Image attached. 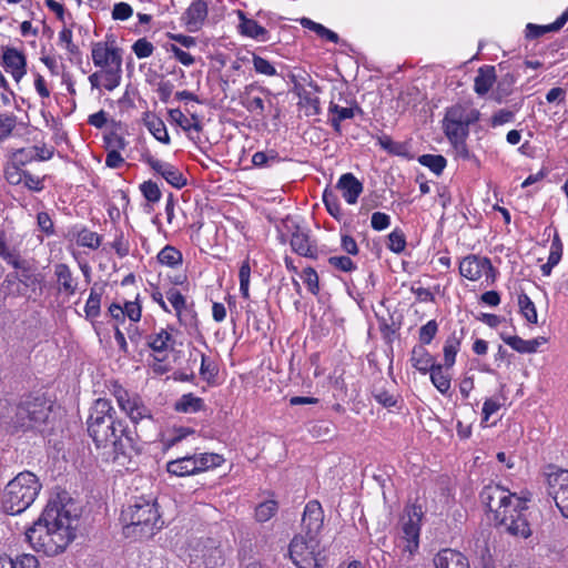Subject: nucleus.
I'll list each match as a JSON object with an SVG mask.
<instances>
[{"label": "nucleus", "mask_w": 568, "mask_h": 568, "mask_svg": "<svg viewBox=\"0 0 568 568\" xmlns=\"http://www.w3.org/2000/svg\"><path fill=\"white\" fill-rule=\"evenodd\" d=\"M78 508L67 493L52 497L39 519L26 531L31 547L47 556L62 552L75 537Z\"/></svg>", "instance_id": "f257e3e1"}, {"label": "nucleus", "mask_w": 568, "mask_h": 568, "mask_svg": "<svg viewBox=\"0 0 568 568\" xmlns=\"http://www.w3.org/2000/svg\"><path fill=\"white\" fill-rule=\"evenodd\" d=\"M109 399L98 398L88 418V432L98 448L106 449L114 462L124 464L135 450V440L125 424L115 418Z\"/></svg>", "instance_id": "f03ea898"}, {"label": "nucleus", "mask_w": 568, "mask_h": 568, "mask_svg": "<svg viewBox=\"0 0 568 568\" xmlns=\"http://www.w3.org/2000/svg\"><path fill=\"white\" fill-rule=\"evenodd\" d=\"M480 499L509 534L521 538L530 536L531 530L523 513L527 508V497H519L498 484H489L481 490Z\"/></svg>", "instance_id": "7ed1b4c3"}, {"label": "nucleus", "mask_w": 568, "mask_h": 568, "mask_svg": "<svg viewBox=\"0 0 568 568\" xmlns=\"http://www.w3.org/2000/svg\"><path fill=\"white\" fill-rule=\"evenodd\" d=\"M323 521L321 504L317 500L308 501L302 518L303 532L295 536L290 544V557L297 568H321L323 549L318 535Z\"/></svg>", "instance_id": "20e7f679"}, {"label": "nucleus", "mask_w": 568, "mask_h": 568, "mask_svg": "<svg viewBox=\"0 0 568 568\" xmlns=\"http://www.w3.org/2000/svg\"><path fill=\"white\" fill-rule=\"evenodd\" d=\"M480 112L468 103H457L446 110L443 119V130L453 145L456 154L463 159L469 158L466 139L469 126L479 121Z\"/></svg>", "instance_id": "39448f33"}, {"label": "nucleus", "mask_w": 568, "mask_h": 568, "mask_svg": "<svg viewBox=\"0 0 568 568\" xmlns=\"http://www.w3.org/2000/svg\"><path fill=\"white\" fill-rule=\"evenodd\" d=\"M41 487L34 474L30 471L19 473L4 487L1 497L3 511L10 515L23 513L34 503Z\"/></svg>", "instance_id": "423d86ee"}, {"label": "nucleus", "mask_w": 568, "mask_h": 568, "mask_svg": "<svg viewBox=\"0 0 568 568\" xmlns=\"http://www.w3.org/2000/svg\"><path fill=\"white\" fill-rule=\"evenodd\" d=\"M121 520L126 535L151 536L160 521V515L153 503L141 498L122 511Z\"/></svg>", "instance_id": "0eeeda50"}, {"label": "nucleus", "mask_w": 568, "mask_h": 568, "mask_svg": "<svg viewBox=\"0 0 568 568\" xmlns=\"http://www.w3.org/2000/svg\"><path fill=\"white\" fill-rule=\"evenodd\" d=\"M222 462V456L217 454L205 453L192 456H183L169 462L166 465V470L175 476H190L196 473L205 471L213 467H217Z\"/></svg>", "instance_id": "6e6552de"}, {"label": "nucleus", "mask_w": 568, "mask_h": 568, "mask_svg": "<svg viewBox=\"0 0 568 568\" xmlns=\"http://www.w3.org/2000/svg\"><path fill=\"white\" fill-rule=\"evenodd\" d=\"M111 393L115 397L120 409L125 413L133 423L151 418L150 409L144 405L138 394L129 393L118 383L112 384Z\"/></svg>", "instance_id": "1a4fd4ad"}, {"label": "nucleus", "mask_w": 568, "mask_h": 568, "mask_svg": "<svg viewBox=\"0 0 568 568\" xmlns=\"http://www.w3.org/2000/svg\"><path fill=\"white\" fill-rule=\"evenodd\" d=\"M459 274L473 282L485 280L487 284L495 281V268L488 257L470 254L459 262Z\"/></svg>", "instance_id": "9d476101"}, {"label": "nucleus", "mask_w": 568, "mask_h": 568, "mask_svg": "<svg viewBox=\"0 0 568 568\" xmlns=\"http://www.w3.org/2000/svg\"><path fill=\"white\" fill-rule=\"evenodd\" d=\"M293 92L298 97V106L306 116L317 115L321 112L320 99L317 97L318 87L312 81L310 75L302 78L307 85L302 83L296 75H292Z\"/></svg>", "instance_id": "9b49d317"}, {"label": "nucleus", "mask_w": 568, "mask_h": 568, "mask_svg": "<svg viewBox=\"0 0 568 568\" xmlns=\"http://www.w3.org/2000/svg\"><path fill=\"white\" fill-rule=\"evenodd\" d=\"M50 414V407L41 398L26 400L17 408V418L22 427H36L43 424Z\"/></svg>", "instance_id": "f8f14e48"}, {"label": "nucleus", "mask_w": 568, "mask_h": 568, "mask_svg": "<svg viewBox=\"0 0 568 568\" xmlns=\"http://www.w3.org/2000/svg\"><path fill=\"white\" fill-rule=\"evenodd\" d=\"M548 494L555 500L556 506L568 518V470L557 469L548 474Z\"/></svg>", "instance_id": "ddd939ff"}, {"label": "nucleus", "mask_w": 568, "mask_h": 568, "mask_svg": "<svg viewBox=\"0 0 568 568\" xmlns=\"http://www.w3.org/2000/svg\"><path fill=\"white\" fill-rule=\"evenodd\" d=\"M194 562L201 561L206 568H215L223 562V550L220 544L211 538L199 540L190 554Z\"/></svg>", "instance_id": "4468645a"}, {"label": "nucleus", "mask_w": 568, "mask_h": 568, "mask_svg": "<svg viewBox=\"0 0 568 568\" xmlns=\"http://www.w3.org/2000/svg\"><path fill=\"white\" fill-rule=\"evenodd\" d=\"M212 0H194L182 14V21L189 32H197L203 27L209 4Z\"/></svg>", "instance_id": "2eb2a0df"}, {"label": "nucleus", "mask_w": 568, "mask_h": 568, "mask_svg": "<svg viewBox=\"0 0 568 568\" xmlns=\"http://www.w3.org/2000/svg\"><path fill=\"white\" fill-rule=\"evenodd\" d=\"M146 163L155 173L161 175L173 187L182 189L186 185V179L182 172L173 164L152 156L146 159Z\"/></svg>", "instance_id": "dca6fc26"}, {"label": "nucleus", "mask_w": 568, "mask_h": 568, "mask_svg": "<svg viewBox=\"0 0 568 568\" xmlns=\"http://www.w3.org/2000/svg\"><path fill=\"white\" fill-rule=\"evenodd\" d=\"M92 60L95 67L103 69L122 64V58L115 47H110L103 42H97L92 47Z\"/></svg>", "instance_id": "f3484780"}, {"label": "nucleus", "mask_w": 568, "mask_h": 568, "mask_svg": "<svg viewBox=\"0 0 568 568\" xmlns=\"http://www.w3.org/2000/svg\"><path fill=\"white\" fill-rule=\"evenodd\" d=\"M2 64L7 72H9L17 82H19L27 73L26 55L16 48H8L3 52Z\"/></svg>", "instance_id": "a211bd4d"}, {"label": "nucleus", "mask_w": 568, "mask_h": 568, "mask_svg": "<svg viewBox=\"0 0 568 568\" xmlns=\"http://www.w3.org/2000/svg\"><path fill=\"white\" fill-rule=\"evenodd\" d=\"M336 187L348 204H355L363 192V184L352 173L343 174L338 179Z\"/></svg>", "instance_id": "6ab92c4d"}, {"label": "nucleus", "mask_w": 568, "mask_h": 568, "mask_svg": "<svg viewBox=\"0 0 568 568\" xmlns=\"http://www.w3.org/2000/svg\"><path fill=\"white\" fill-rule=\"evenodd\" d=\"M435 568H470L468 559L454 549H443L434 558Z\"/></svg>", "instance_id": "aec40b11"}, {"label": "nucleus", "mask_w": 568, "mask_h": 568, "mask_svg": "<svg viewBox=\"0 0 568 568\" xmlns=\"http://www.w3.org/2000/svg\"><path fill=\"white\" fill-rule=\"evenodd\" d=\"M291 246L292 250L301 256L308 258L317 257V246L311 240L310 235L302 230H297L292 234Z\"/></svg>", "instance_id": "412c9836"}, {"label": "nucleus", "mask_w": 568, "mask_h": 568, "mask_svg": "<svg viewBox=\"0 0 568 568\" xmlns=\"http://www.w3.org/2000/svg\"><path fill=\"white\" fill-rule=\"evenodd\" d=\"M403 536L400 537V546L403 550L413 555L419 545V525L413 518H409L403 525Z\"/></svg>", "instance_id": "4be33fe9"}, {"label": "nucleus", "mask_w": 568, "mask_h": 568, "mask_svg": "<svg viewBox=\"0 0 568 568\" xmlns=\"http://www.w3.org/2000/svg\"><path fill=\"white\" fill-rule=\"evenodd\" d=\"M361 109L356 104L349 106H342L333 100L328 105L329 122L336 133H341V122L344 120L353 119L356 112Z\"/></svg>", "instance_id": "5701e85b"}, {"label": "nucleus", "mask_w": 568, "mask_h": 568, "mask_svg": "<svg viewBox=\"0 0 568 568\" xmlns=\"http://www.w3.org/2000/svg\"><path fill=\"white\" fill-rule=\"evenodd\" d=\"M497 81L496 70L493 65L480 67L474 80V91L479 95H486Z\"/></svg>", "instance_id": "b1692460"}, {"label": "nucleus", "mask_w": 568, "mask_h": 568, "mask_svg": "<svg viewBox=\"0 0 568 568\" xmlns=\"http://www.w3.org/2000/svg\"><path fill=\"white\" fill-rule=\"evenodd\" d=\"M410 363L422 374H427L437 365L435 357L423 345H415L413 347Z\"/></svg>", "instance_id": "393cba45"}, {"label": "nucleus", "mask_w": 568, "mask_h": 568, "mask_svg": "<svg viewBox=\"0 0 568 568\" xmlns=\"http://www.w3.org/2000/svg\"><path fill=\"white\" fill-rule=\"evenodd\" d=\"M143 123L148 128L149 132L160 142L164 144L170 143V135L168 133L166 126L162 119H160L156 114L151 112H145L143 114Z\"/></svg>", "instance_id": "a878e982"}, {"label": "nucleus", "mask_w": 568, "mask_h": 568, "mask_svg": "<svg viewBox=\"0 0 568 568\" xmlns=\"http://www.w3.org/2000/svg\"><path fill=\"white\" fill-rule=\"evenodd\" d=\"M568 21V9L565 10L557 20L550 24L538 26L528 23L526 27V37L534 39L544 36L547 32L560 30Z\"/></svg>", "instance_id": "bb28decb"}, {"label": "nucleus", "mask_w": 568, "mask_h": 568, "mask_svg": "<svg viewBox=\"0 0 568 568\" xmlns=\"http://www.w3.org/2000/svg\"><path fill=\"white\" fill-rule=\"evenodd\" d=\"M463 339V332L457 334L454 332L450 334L447 339L445 341L443 353H444V366L446 369H449L454 366L456 362V355L458 354L460 349V344Z\"/></svg>", "instance_id": "cd10ccee"}, {"label": "nucleus", "mask_w": 568, "mask_h": 568, "mask_svg": "<svg viewBox=\"0 0 568 568\" xmlns=\"http://www.w3.org/2000/svg\"><path fill=\"white\" fill-rule=\"evenodd\" d=\"M241 23L240 31L243 36L258 40V41H267L268 32L267 30L260 26L255 20L247 19L244 17L242 12H240Z\"/></svg>", "instance_id": "c85d7f7f"}, {"label": "nucleus", "mask_w": 568, "mask_h": 568, "mask_svg": "<svg viewBox=\"0 0 568 568\" xmlns=\"http://www.w3.org/2000/svg\"><path fill=\"white\" fill-rule=\"evenodd\" d=\"M170 119L175 122L184 132L202 131L201 120L196 114L187 118L180 109L169 111Z\"/></svg>", "instance_id": "c756f323"}, {"label": "nucleus", "mask_w": 568, "mask_h": 568, "mask_svg": "<svg viewBox=\"0 0 568 568\" xmlns=\"http://www.w3.org/2000/svg\"><path fill=\"white\" fill-rule=\"evenodd\" d=\"M54 275L59 283L60 291L68 295H73L77 291V282L74 281L71 270L65 264H57L54 266Z\"/></svg>", "instance_id": "7c9ffc66"}, {"label": "nucleus", "mask_w": 568, "mask_h": 568, "mask_svg": "<svg viewBox=\"0 0 568 568\" xmlns=\"http://www.w3.org/2000/svg\"><path fill=\"white\" fill-rule=\"evenodd\" d=\"M165 298L168 300L173 311L175 312V315L180 324L185 325L186 318L184 312L187 308L185 296L182 295V293L178 288L171 287L165 292Z\"/></svg>", "instance_id": "2f4dec72"}, {"label": "nucleus", "mask_w": 568, "mask_h": 568, "mask_svg": "<svg viewBox=\"0 0 568 568\" xmlns=\"http://www.w3.org/2000/svg\"><path fill=\"white\" fill-rule=\"evenodd\" d=\"M173 337L171 333L165 328H161L159 332L148 336V345L154 352H165L170 348H173Z\"/></svg>", "instance_id": "473e14b6"}, {"label": "nucleus", "mask_w": 568, "mask_h": 568, "mask_svg": "<svg viewBox=\"0 0 568 568\" xmlns=\"http://www.w3.org/2000/svg\"><path fill=\"white\" fill-rule=\"evenodd\" d=\"M0 568H39L38 559L33 555H21L16 558L0 557Z\"/></svg>", "instance_id": "72a5a7b5"}, {"label": "nucleus", "mask_w": 568, "mask_h": 568, "mask_svg": "<svg viewBox=\"0 0 568 568\" xmlns=\"http://www.w3.org/2000/svg\"><path fill=\"white\" fill-rule=\"evenodd\" d=\"M444 368H446L444 365L437 364L428 373L430 374V381L437 390L442 394H447L452 386V379L450 376L444 372Z\"/></svg>", "instance_id": "f704fd0d"}, {"label": "nucleus", "mask_w": 568, "mask_h": 568, "mask_svg": "<svg viewBox=\"0 0 568 568\" xmlns=\"http://www.w3.org/2000/svg\"><path fill=\"white\" fill-rule=\"evenodd\" d=\"M158 261L161 265L174 268L182 264L183 255L176 247L166 245L159 252Z\"/></svg>", "instance_id": "c9c22d12"}, {"label": "nucleus", "mask_w": 568, "mask_h": 568, "mask_svg": "<svg viewBox=\"0 0 568 568\" xmlns=\"http://www.w3.org/2000/svg\"><path fill=\"white\" fill-rule=\"evenodd\" d=\"M516 78L513 73H506L498 81L496 89L493 91V97L497 102H503L504 99L509 97L513 92Z\"/></svg>", "instance_id": "e433bc0d"}, {"label": "nucleus", "mask_w": 568, "mask_h": 568, "mask_svg": "<svg viewBox=\"0 0 568 568\" xmlns=\"http://www.w3.org/2000/svg\"><path fill=\"white\" fill-rule=\"evenodd\" d=\"M517 303L520 314L525 317L528 323L537 324L538 315L534 302L525 293L520 292L517 297Z\"/></svg>", "instance_id": "4c0bfd02"}, {"label": "nucleus", "mask_w": 568, "mask_h": 568, "mask_svg": "<svg viewBox=\"0 0 568 568\" xmlns=\"http://www.w3.org/2000/svg\"><path fill=\"white\" fill-rule=\"evenodd\" d=\"M301 24L304 28L315 32L322 39H325V40H327L329 42L337 43L338 40H339L338 34L336 32L327 29L323 24L317 23V22H315V21H313V20H311L308 18L301 19Z\"/></svg>", "instance_id": "58836bf2"}, {"label": "nucleus", "mask_w": 568, "mask_h": 568, "mask_svg": "<svg viewBox=\"0 0 568 568\" xmlns=\"http://www.w3.org/2000/svg\"><path fill=\"white\" fill-rule=\"evenodd\" d=\"M175 410L182 413H196L202 409L203 400L193 394L183 395L174 405Z\"/></svg>", "instance_id": "ea45409f"}, {"label": "nucleus", "mask_w": 568, "mask_h": 568, "mask_svg": "<svg viewBox=\"0 0 568 568\" xmlns=\"http://www.w3.org/2000/svg\"><path fill=\"white\" fill-rule=\"evenodd\" d=\"M418 162L428 168L436 175L442 174L446 168L447 161L443 155L439 154H424L418 158Z\"/></svg>", "instance_id": "a19ab883"}, {"label": "nucleus", "mask_w": 568, "mask_h": 568, "mask_svg": "<svg viewBox=\"0 0 568 568\" xmlns=\"http://www.w3.org/2000/svg\"><path fill=\"white\" fill-rule=\"evenodd\" d=\"M101 78L103 79L102 85L108 91H113L121 81V65L104 69L101 72Z\"/></svg>", "instance_id": "79ce46f5"}, {"label": "nucleus", "mask_w": 568, "mask_h": 568, "mask_svg": "<svg viewBox=\"0 0 568 568\" xmlns=\"http://www.w3.org/2000/svg\"><path fill=\"white\" fill-rule=\"evenodd\" d=\"M323 202L331 216L334 217L335 220H341L342 210L338 197L335 194V192L329 189H325L323 192Z\"/></svg>", "instance_id": "37998d69"}, {"label": "nucleus", "mask_w": 568, "mask_h": 568, "mask_svg": "<svg viewBox=\"0 0 568 568\" xmlns=\"http://www.w3.org/2000/svg\"><path fill=\"white\" fill-rule=\"evenodd\" d=\"M37 159V146L28 148V149H18L13 151L10 155V160L12 163L24 166L26 164L32 162Z\"/></svg>", "instance_id": "c03bdc74"}, {"label": "nucleus", "mask_w": 568, "mask_h": 568, "mask_svg": "<svg viewBox=\"0 0 568 568\" xmlns=\"http://www.w3.org/2000/svg\"><path fill=\"white\" fill-rule=\"evenodd\" d=\"M278 162H280V156L273 150H271L268 152L258 151V152H255L252 156V163L254 166H257V168L271 166Z\"/></svg>", "instance_id": "a18cd8bd"}, {"label": "nucleus", "mask_w": 568, "mask_h": 568, "mask_svg": "<svg viewBox=\"0 0 568 568\" xmlns=\"http://www.w3.org/2000/svg\"><path fill=\"white\" fill-rule=\"evenodd\" d=\"M26 171L22 170L21 166L8 161L4 166V178L7 182L11 185H20L22 184L23 176Z\"/></svg>", "instance_id": "49530a36"}, {"label": "nucleus", "mask_w": 568, "mask_h": 568, "mask_svg": "<svg viewBox=\"0 0 568 568\" xmlns=\"http://www.w3.org/2000/svg\"><path fill=\"white\" fill-rule=\"evenodd\" d=\"M277 508V503L275 500L261 503L255 509L256 519L260 523L270 520L276 514Z\"/></svg>", "instance_id": "de8ad7c7"}, {"label": "nucleus", "mask_w": 568, "mask_h": 568, "mask_svg": "<svg viewBox=\"0 0 568 568\" xmlns=\"http://www.w3.org/2000/svg\"><path fill=\"white\" fill-rule=\"evenodd\" d=\"M243 105L250 111L251 113H254L256 115L262 116L265 111L264 101L261 97H253L250 94V89L246 88L245 98L243 101Z\"/></svg>", "instance_id": "09e8293b"}, {"label": "nucleus", "mask_w": 568, "mask_h": 568, "mask_svg": "<svg viewBox=\"0 0 568 568\" xmlns=\"http://www.w3.org/2000/svg\"><path fill=\"white\" fill-rule=\"evenodd\" d=\"M501 339L509 345L514 351L521 354H531L529 339H524L517 335H501Z\"/></svg>", "instance_id": "8fccbe9b"}, {"label": "nucleus", "mask_w": 568, "mask_h": 568, "mask_svg": "<svg viewBox=\"0 0 568 568\" xmlns=\"http://www.w3.org/2000/svg\"><path fill=\"white\" fill-rule=\"evenodd\" d=\"M77 242L81 246L98 248L101 244V239L95 232L82 230L78 234Z\"/></svg>", "instance_id": "3c124183"}, {"label": "nucleus", "mask_w": 568, "mask_h": 568, "mask_svg": "<svg viewBox=\"0 0 568 568\" xmlns=\"http://www.w3.org/2000/svg\"><path fill=\"white\" fill-rule=\"evenodd\" d=\"M438 332V324L435 320L428 321L419 328V345H428L432 343Z\"/></svg>", "instance_id": "603ef678"}, {"label": "nucleus", "mask_w": 568, "mask_h": 568, "mask_svg": "<svg viewBox=\"0 0 568 568\" xmlns=\"http://www.w3.org/2000/svg\"><path fill=\"white\" fill-rule=\"evenodd\" d=\"M328 264L341 272L349 273L356 270V264L348 256H331L328 257Z\"/></svg>", "instance_id": "864d4df0"}, {"label": "nucleus", "mask_w": 568, "mask_h": 568, "mask_svg": "<svg viewBox=\"0 0 568 568\" xmlns=\"http://www.w3.org/2000/svg\"><path fill=\"white\" fill-rule=\"evenodd\" d=\"M251 266L247 261L243 262L239 271L240 292L244 298L250 297Z\"/></svg>", "instance_id": "5fc2aeb1"}, {"label": "nucleus", "mask_w": 568, "mask_h": 568, "mask_svg": "<svg viewBox=\"0 0 568 568\" xmlns=\"http://www.w3.org/2000/svg\"><path fill=\"white\" fill-rule=\"evenodd\" d=\"M405 246H406V239L402 231L394 230L393 232L389 233L387 247L392 252L399 254L405 250Z\"/></svg>", "instance_id": "6e6d98bb"}, {"label": "nucleus", "mask_w": 568, "mask_h": 568, "mask_svg": "<svg viewBox=\"0 0 568 568\" xmlns=\"http://www.w3.org/2000/svg\"><path fill=\"white\" fill-rule=\"evenodd\" d=\"M17 125V116L10 113L0 114V140L7 139Z\"/></svg>", "instance_id": "4d7b16f0"}, {"label": "nucleus", "mask_w": 568, "mask_h": 568, "mask_svg": "<svg viewBox=\"0 0 568 568\" xmlns=\"http://www.w3.org/2000/svg\"><path fill=\"white\" fill-rule=\"evenodd\" d=\"M101 296L94 290H91L87 300L84 312L87 317L95 318L100 314Z\"/></svg>", "instance_id": "13d9d810"}, {"label": "nucleus", "mask_w": 568, "mask_h": 568, "mask_svg": "<svg viewBox=\"0 0 568 568\" xmlns=\"http://www.w3.org/2000/svg\"><path fill=\"white\" fill-rule=\"evenodd\" d=\"M302 278L308 291L316 295L320 291L317 272L313 267H306L303 270Z\"/></svg>", "instance_id": "bf43d9fd"}, {"label": "nucleus", "mask_w": 568, "mask_h": 568, "mask_svg": "<svg viewBox=\"0 0 568 568\" xmlns=\"http://www.w3.org/2000/svg\"><path fill=\"white\" fill-rule=\"evenodd\" d=\"M252 62H253L254 70L257 73L264 74L267 77L276 75V69L266 59H264L260 55L253 54Z\"/></svg>", "instance_id": "052dcab7"}, {"label": "nucleus", "mask_w": 568, "mask_h": 568, "mask_svg": "<svg viewBox=\"0 0 568 568\" xmlns=\"http://www.w3.org/2000/svg\"><path fill=\"white\" fill-rule=\"evenodd\" d=\"M132 50L139 59H144L152 55L154 47L145 38H141L134 42Z\"/></svg>", "instance_id": "680f3d73"}, {"label": "nucleus", "mask_w": 568, "mask_h": 568, "mask_svg": "<svg viewBox=\"0 0 568 568\" xmlns=\"http://www.w3.org/2000/svg\"><path fill=\"white\" fill-rule=\"evenodd\" d=\"M143 196L149 202H158L161 199V191L156 183L152 181L143 182L140 186Z\"/></svg>", "instance_id": "e2e57ef3"}, {"label": "nucleus", "mask_w": 568, "mask_h": 568, "mask_svg": "<svg viewBox=\"0 0 568 568\" xmlns=\"http://www.w3.org/2000/svg\"><path fill=\"white\" fill-rule=\"evenodd\" d=\"M111 246L120 257L126 256L130 252L129 240L123 235L122 232H116Z\"/></svg>", "instance_id": "0e129e2a"}, {"label": "nucleus", "mask_w": 568, "mask_h": 568, "mask_svg": "<svg viewBox=\"0 0 568 568\" xmlns=\"http://www.w3.org/2000/svg\"><path fill=\"white\" fill-rule=\"evenodd\" d=\"M18 275L16 273L8 274L1 284V292L3 293L4 297L9 295H14L18 292Z\"/></svg>", "instance_id": "69168bd1"}, {"label": "nucleus", "mask_w": 568, "mask_h": 568, "mask_svg": "<svg viewBox=\"0 0 568 568\" xmlns=\"http://www.w3.org/2000/svg\"><path fill=\"white\" fill-rule=\"evenodd\" d=\"M133 14L132 7L126 2L115 3L112 10V18L114 20H128Z\"/></svg>", "instance_id": "338daca9"}, {"label": "nucleus", "mask_w": 568, "mask_h": 568, "mask_svg": "<svg viewBox=\"0 0 568 568\" xmlns=\"http://www.w3.org/2000/svg\"><path fill=\"white\" fill-rule=\"evenodd\" d=\"M123 313L125 317H128L132 322H139L141 318V305L138 301L125 302L122 306Z\"/></svg>", "instance_id": "774afa93"}]
</instances>
